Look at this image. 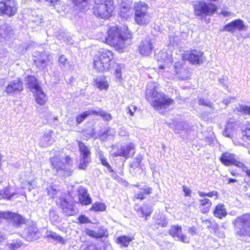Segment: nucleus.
<instances>
[{
    "instance_id": "1",
    "label": "nucleus",
    "mask_w": 250,
    "mask_h": 250,
    "mask_svg": "<svg viewBox=\"0 0 250 250\" xmlns=\"http://www.w3.org/2000/svg\"><path fill=\"white\" fill-rule=\"evenodd\" d=\"M155 59L162 63L159 68L164 70L165 77L168 79L180 80H186L190 76L189 70L184 66V60H187L192 64H198L202 63L205 60L203 53L197 50L184 54L182 59L175 62L173 65L172 54L170 51H160L155 55Z\"/></svg>"
},
{
    "instance_id": "2",
    "label": "nucleus",
    "mask_w": 250,
    "mask_h": 250,
    "mask_svg": "<svg viewBox=\"0 0 250 250\" xmlns=\"http://www.w3.org/2000/svg\"><path fill=\"white\" fill-rule=\"evenodd\" d=\"M146 92V100L154 109L160 113L165 112L169 106L174 103L173 99L166 96L164 93L158 92L154 83L148 84Z\"/></svg>"
},
{
    "instance_id": "3",
    "label": "nucleus",
    "mask_w": 250,
    "mask_h": 250,
    "mask_svg": "<svg viewBox=\"0 0 250 250\" xmlns=\"http://www.w3.org/2000/svg\"><path fill=\"white\" fill-rule=\"evenodd\" d=\"M131 38L132 35L126 26L110 28V46L117 50H123L125 42Z\"/></svg>"
},
{
    "instance_id": "4",
    "label": "nucleus",
    "mask_w": 250,
    "mask_h": 250,
    "mask_svg": "<svg viewBox=\"0 0 250 250\" xmlns=\"http://www.w3.org/2000/svg\"><path fill=\"white\" fill-rule=\"evenodd\" d=\"M50 161L52 166L59 174L64 176H69L71 174L73 162L68 156L62 158L55 156L50 159Z\"/></svg>"
},
{
    "instance_id": "5",
    "label": "nucleus",
    "mask_w": 250,
    "mask_h": 250,
    "mask_svg": "<svg viewBox=\"0 0 250 250\" xmlns=\"http://www.w3.org/2000/svg\"><path fill=\"white\" fill-rule=\"evenodd\" d=\"M233 224L236 233L238 235L250 236V214L237 217Z\"/></svg>"
},
{
    "instance_id": "6",
    "label": "nucleus",
    "mask_w": 250,
    "mask_h": 250,
    "mask_svg": "<svg viewBox=\"0 0 250 250\" xmlns=\"http://www.w3.org/2000/svg\"><path fill=\"white\" fill-rule=\"evenodd\" d=\"M194 13L200 19H203L207 16L214 14L216 11L217 7L214 4L207 3L204 1H198L194 6Z\"/></svg>"
},
{
    "instance_id": "7",
    "label": "nucleus",
    "mask_w": 250,
    "mask_h": 250,
    "mask_svg": "<svg viewBox=\"0 0 250 250\" xmlns=\"http://www.w3.org/2000/svg\"><path fill=\"white\" fill-rule=\"evenodd\" d=\"M17 10L16 0H0V15L12 17L16 14Z\"/></svg>"
},
{
    "instance_id": "8",
    "label": "nucleus",
    "mask_w": 250,
    "mask_h": 250,
    "mask_svg": "<svg viewBox=\"0 0 250 250\" xmlns=\"http://www.w3.org/2000/svg\"><path fill=\"white\" fill-rule=\"evenodd\" d=\"M109 51L101 53L99 57L94 59V68L98 71L102 72L109 68Z\"/></svg>"
},
{
    "instance_id": "9",
    "label": "nucleus",
    "mask_w": 250,
    "mask_h": 250,
    "mask_svg": "<svg viewBox=\"0 0 250 250\" xmlns=\"http://www.w3.org/2000/svg\"><path fill=\"white\" fill-rule=\"evenodd\" d=\"M109 0H95L93 8V13L102 19H108L109 17L108 5Z\"/></svg>"
},
{
    "instance_id": "10",
    "label": "nucleus",
    "mask_w": 250,
    "mask_h": 250,
    "mask_svg": "<svg viewBox=\"0 0 250 250\" xmlns=\"http://www.w3.org/2000/svg\"><path fill=\"white\" fill-rule=\"evenodd\" d=\"M112 155L115 156H121L125 158L132 156L134 153L133 144H129L125 146H113L112 148Z\"/></svg>"
},
{
    "instance_id": "11",
    "label": "nucleus",
    "mask_w": 250,
    "mask_h": 250,
    "mask_svg": "<svg viewBox=\"0 0 250 250\" xmlns=\"http://www.w3.org/2000/svg\"><path fill=\"white\" fill-rule=\"evenodd\" d=\"M56 203L58 206H60L65 215L71 216L76 214V211L73 206L69 203L62 195L57 200Z\"/></svg>"
},
{
    "instance_id": "12",
    "label": "nucleus",
    "mask_w": 250,
    "mask_h": 250,
    "mask_svg": "<svg viewBox=\"0 0 250 250\" xmlns=\"http://www.w3.org/2000/svg\"><path fill=\"white\" fill-rule=\"evenodd\" d=\"M169 234L173 238H177L182 242L188 243L189 241V239L182 234V228L179 225L172 226L169 230Z\"/></svg>"
},
{
    "instance_id": "13",
    "label": "nucleus",
    "mask_w": 250,
    "mask_h": 250,
    "mask_svg": "<svg viewBox=\"0 0 250 250\" xmlns=\"http://www.w3.org/2000/svg\"><path fill=\"white\" fill-rule=\"evenodd\" d=\"M23 89V85L20 79L10 82L6 87L5 92L8 94L19 93Z\"/></svg>"
},
{
    "instance_id": "14",
    "label": "nucleus",
    "mask_w": 250,
    "mask_h": 250,
    "mask_svg": "<svg viewBox=\"0 0 250 250\" xmlns=\"http://www.w3.org/2000/svg\"><path fill=\"white\" fill-rule=\"evenodd\" d=\"M2 218L11 220L17 227L24 223L23 219L21 215L9 211H0V219Z\"/></svg>"
},
{
    "instance_id": "15",
    "label": "nucleus",
    "mask_w": 250,
    "mask_h": 250,
    "mask_svg": "<svg viewBox=\"0 0 250 250\" xmlns=\"http://www.w3.org/2000/svg\"><path fill=\"white\" fill-rule=\"evenodd\" d=\"M237 29L239 31L245 30L247 29V27L244 24L243 21L240 19L234 20L226 25L224 27V30L232 33Z\"/></svg>"
},
{
    "instance_id": "16",
    "label": "nucleus",
    "mask_w": 250,
    "mask_h": 250,
    "mask_svg": "<svg viewBox=\"0 0 250 250\" xmlns=\"http://www.w3.org/2000/svg\"><path fill=\"white\" fill-rule=\"evenodd\" d=\"M220 160L224 165L227 166L234 165L239 167L243 166V163L236 160L233 154L228 152L223 153Z\"/></svg>"
},
{
    "instance_id": "17",
    "label": "nucleus",
    "mask_w": 250,
    "mask_h": 250,
    "mask_svg": "<svg viewBox=\"0 0 250 250\" xmlns=\"http://www.w3.org/2000/svg\"><path fill=\"white\" fill-rule=\"evenodd\" d=\"M38 229L35 225L27 227L22 234V237L28 241L37 240L39 237L37 236Z\"/></svg>"
},
{
    "instance_id": "18",
    "label": "nucleus",
    "mask_w": 250,
    "mask_h": 250,
    "mask_svg": "<svg viewBox=\"0 0 250 250\" xmlns=\"http://www.w3.org/2000/svg\"><path fill=\"white\" fill-rule=\"evenodd\" d=\"M153 43L150 40H143L139 47L140 53L144 56H148L152 53Z\"/></svg>"
},
{
    "instance_id": "19",
    "label": "nucleus",
    "mask_w": 250,
    "mask_h": 250,
    "mask_svg": "<svg viewBox=\"0 0 250 250\" xmlns=\"http://www.w3.org/2000/svg\"><path fill=\"white\" fill-rule=\"evenodd\" d=\"M169 127L174 130L176 133H182L183 131H187L189 126L186 123L173 121L169 124Z\"/></svg>"
},
{
    "instance_id": "20",
    "label": "nucleus",
    "mask_w": 250,
    "mask_h": 250,
    "mask_svg": "<svg viewBox=\"0 0 250 250\" xmlns=\"http://www.w3.org/2000/svg\"><path fill=\"white\" fill-rule=\"evenodd\" d=\"M34 93L36 102L40 105H43L47 101V97L40 86L31 90Z\"/></svg>"
},
{
    "instance_id": "21",
    "label": "nucleus",
    "mask_w": 250,
    "mask_h": 250,
    "mask_svg": "<svg viewBox=\"0 0 250 250\" xmlns=\"http://www.w3.org/2000/svg\"><path fill=\"white\" fill-rule=\"evenodd\" d=\"M78 194L79 200L81 204L87 205L91 203V199L85 188L81 187L78 189Z\"/></svg>"
},
{
    "instance_id": "22",
    "label": "nucleus",
    "mask_w": 250,
    "mask_h": 250,
    "mask_svg": "<svg viewBox=\"0 0 250 250\" xmlns=\"http://www.w3.org/2000/svg\"><path fill=\"white\" fill-rule=\"evenodd\" d=\"M53 131L48 130L40 138L39 145L42 147H46L52 144L54 141L52 138Z\"/></svg>"
},
{
    "instance_id": "23",
    "label": "nucleus",
    "mask_w": 250,
    "mask_h": 250,
    "mask_svg": "<svg viewBox=\"0 0 250 250\" xmlns=\"http://www.w3.org/2000/svg\"><path fill=\"white\" fill-rule=\"evenodd\" d=\"M134 186L142 190L135 193L134 197L136 199L142 200L145 198L146 195H149L152 193V188L147 186H145L142 188H140L138 185Z\"/></svg>"
},
{
    "instance_id": "24",
    "label": "nucleus",
    "mask_w": 250,
    "mask_h": 250,
    "mask_svg": "<svg viewBox=\"0 0 250 250\" xmlns=\"http://www.w3.org/2000/svg\"><path fill=\"white\" fill-rule=\"evenodd\" d=\"M237 126V125L236 123L229 121L226 125L225 129L223 132L224 135L229 138H232Z\"/></svg>"
},
{
    "instance_id": "25",
    "label": "nucleus",
    "mask_w": 250,
    "mask_h": 250,
    "mask_svg": "<svg viewBox=\"0 0 250 250\" xmlns=\"http://www.w3.org/2000/svg\"><path fill=\"white\" fill-rule=\"evenodd\" d=\"M151 20L149 13L135 15V21L140 25H145L148 24Z\"/></svg>"
},
{
    "instance_id": "26",
    "label": "nucleus",
    "mask_w": 250,
    "mask_h": 250,
    "mask_svg": "<svg viewBox=\"0 0 250 250\" xmlns=\"http://www.w3.org/2000/svg\"><path fill=\"white\" fill-rule=\"evenodd\" d=\"M135 15L148 13V5L144 2H135L134 6Z\"/></svg>"
},
{
    "instance_id": "27",
    "label": "nucleus",
    "mask_w": 250,
    "mask_h": 250,
    "mask_svg": "<svg viewBox=\"0 0 250 250\" xmlns=\"http://www.w3.org/2000/svg\"><path fill=\"white\" fill-rule=\"evenodd\" d=\"M201 198L199 201L200 209L202 213H206L209 210L212 203L211 201L205 197Z\"/></svg>"
},
{
    "instance_id": "28",
    "label": "nucleus",
    "mask_w": 250,
    "mask_h": 250,
    "mask_svg": "<svg viewBox=\"0 0 250 250\" xmlns=\"http://www.w3.org/2000/svg\"><path fill=\"white\" fill-rule=\"evenodd\" d=\"M10 27L7 24H3L0 27V42L8 38L12 34Z\"/></svg>"
},
{
    "instance_id": "29",
    "label": "nucleus",
    "mask_w": 250,
    "mask_h": 250,
    "mask_svg": "<svg viewBox=\"0 0 250 250\" xmlns=\"http://www.w3.org/2000/svg\"><path fill=\"white\" fill-rule=\"evenodd\" d=\"M46 237L48 239H52L61 245L65 244L66 242V240L61 235L52 231H47Z\"/></svg>"
},
{
    "instance_id": "30",
    "label": "nucleus",
    "mask_w": 250,
    "mask_h": 250,
    "mask_svg": "<svg viewBox=\"0 0 250 250\" xmlns=\"http://www.w3.org/2000/svg\"><path fill=\"white\" fill-rule=\"evenodd\" d=\"M23 245L21 241L20 240H10L7 241L6 247L7 250H17L21 248Z\"/></svg>"
},
{
    "instance_id": "31",
    "label": "nucleus",
    "mask_w": 250,
    "mask_h": 250,
    "mask_svg": "<svg viewBox=\"0 0 250 250\" xmlns=\"http://www.w3.org/2000/svg\"><path fill=\"white\" fill-rule=\"evenodd\" d=\"M100 114V111L96 110L90 109L84 111L83 113L79 115L76 118V122L77 124H81L87 116L93 114Z\"/></svg>"
},
{
    "instance_id": "32",
    "label": "nucleus",
    "mask_w": 250,
    "mask_h": 250,
    "mask_svg": "<svg viewBox=\"0 0 250 250\" xmlns=\"http://www.w3.org/2000/svg\"><path fill=\"white\" fill-rule=\"evenodd\" d=\"M123 66L117 63H114L112 64V68L114 69V75L116 77V81L117 83H121L123 79L122 77L121 69Z\"/></svg>"
},
{
    "instance_id": "33",
    "label": "nucleus",
    "mask_w": 250,
    "mask_h": 250,
    "mask_svg": "<svg viewBox=\"0 0 250 250\" xmlns=\"http://www.w3.org/2000/svg\"><path fill=\"white\" fill-rule=\"evenodd\" d=\"M227 214V212L223 204H219L216 206L214 210V215L215 217L221 219Z\"/></svg>"
},
{
    "instance_id": "34",
    "label": "nucleus",
    "mask_w": 250,
    "mask_h": 250,
    "mask_svg": "<svg viewBox=\"0 0 250 250\" xmlns=\"http://www.w3.org/2000/svg\"><path fill=\"white\" fill-rule=\"evenodd\" d=\"M96 86L100 90H107L108 87L107 81L104 76L97 78L95 81Z\"/></svg>"
},
{
    "instance_id": "35",
    "label": "nucleus",
    "mask_w": 250,
    "mask_h": 250,
    "mask_svg": "<svg viewBox=\"0 0 250 250\" xmlns=\"http://www.w3.org/2000/svg\"><path fill=\"white\" fill-rule=\"evenodd\" d=\"M137 213L141 217L149 216L152 212V207L150 205H146L137 210Z\"/></svg>"
},
{
    "instance_id": "36",
    "label": "nucleus",
    "mask_w": 250,
    "mask_h": 250,
    "mask_svg": "<svg viewBox=\"0 0 250 250\" xmlns=\"http://www.w3.org/2000/svg\"><path fill=\"white\" fill-rule=\"evenodd\" d=\"M134 240V237L127 236H121L119 237L116 240L117 244L125 247H128L130 242Z\"/></svg>"
},
{
    "instance_id": "37",
    "label": "nucleus",
    "mask_w": 250,
    "mask_h": 250,
    "mask_svg": "<svg viewBox=\"0 0 250 250\" xmlns=\"http://www.w3.org/2000/svg\"><path fill=\"white\" fill-rule=\"evenodd\" d=\"M79 147L80 151V157H90V151L88 147L84 143L81 142H78Z\"/></svg>"
},
{
    "instance_id": "38",
    "label": "nucleus",
    "mask_w": 250,
    "mask_h": 250,
    "mask_svg": "<svg viewBox=\"0 0 250 250\" xmlns=\"http://www.w3.org/2000/svg\"><path fill=\"white\" fill-rule=\"evenodd\" d=\"M16 193L11 192L9 188H5L3 189L0 190V200L4 199L6 200L11 199L15 195Z\"/></svg>"
},
{
    "instance_id": "39",
    "label": "nucleus",
    "mask_w": 250,
    "mask_h": 250,
    "mask_svg": "<svg viewBox=\"0 0 250 250\" xmlns=\"http://www.w3.org/2000/svg\"><path fill=\"white\" fill-rule=\"evenodd\" d=\"M49 61L48 57H46L45 59H38L35 62L37 66L40 69L45 71L47 69Z\"/></svg>"
},
{
    "instance_id": "40",
    "label": "nucleus",
    "mask_w": 250,
    "mask_h": 250,
    "mask_svg": "<svg viewBox=\"0 0 250 250\" xmlns=\"http://www.w3.org/2000/svg\"><path fill=\"white\" fill-rule=\"evenodd\" d=\"M25 81L31 90L40 86L37 83V79L34 76H28Z\"/></svg>"
},
{
    "instance_id": "41",
    "label": "nucleus",
    "mask_w": 250,
    "mask_h": 250,
    "mask_svg": "<svg viewBox=\"0 0 250 250\" xmlns=\"http://www.w3.org/2000/svg\"><path fill=\"white\" fill-rule=\"evenodd\" d=\"M46 190L48 195L52 198L57 196L58 194H60V195H62V193L60 190L57 189L55 186H49L46 188Z\"/></svg>"
},
{
    "instance_id": "42",
    "label": "nucleus",
    "mask_w": 250,
    "mask_h": 250,
    "mask_svg": "<svg viewBox=\"0 0 250 250\" xmlns=\"http://www.w3.org/2000/svg\"><path fill=\"white\" fill-rule=\"evenodd\" d=\"M235 110L242 114L250 115V105L239 104Z\"/></svg>"
},
{
    "instance_id": "43",
    "label": "nucleus",
    "mask_w": 250,
    "mask_h": 250,
    "mask_svg": "<svg viewBox=\"0 0 250 250\" xmlns=\"http://www.w3.org/2000/svg\"><path fill=\"white\" fill-rule=\"evenodd\" d=\"M86 235L95 238H101L104 236V233L101 232H96L94 230L87 229L85 230Z\"/></svg>"
},
{
    "instance_id": "44",
    "label": "nucleus",
    "mask_w": 250,
    "mask_h": 250,
    "mask_svg": "<svg viewBox=\"0 0 250 250\" xmlns=\"http://www.w3.org/2000/svg\"><path fill=\"white\" fill-rule=\"evenodd\" d=\"M90 161V157H80V161L79 164V168L82 169H84Z\"/></svg>"
},
{
    "instance_id": "45",
    "label": "nucleus",
    "mask_w": 250,
    "mask_h": 250,
    "mask_svg": "<svg viewBox=\"0 0 250 250\" xmlns=\"http://www.w3.org/2000/svg\"><path fill=\"white\" fill-rule=\"evenodd\" d=\"M76 6L80 10H84L87 5V0H73Z\"/></svg>"
},
{
    "instance_id": "46",
    "label": "nucleus",
    "mask_w": 250,
    "mask_h": 250,
    "mask_svg": "<svg viewBox=\"0 0 250 250\" xmlns=\"http://www.w3.org/2000/svg\"><path fill=\"white\" fill-rule=\"evenodd\" d=\"M104 204L100 203H96L92 206L90 210L94 211H101L105 209Z\"/></svg>"
},
{
    "instance_id": "47",
    "label": "nucleus",
    "mask_w": 250,
    "mask_h": 250,
    "mask_svg": "<svg viewBox=\"0 0 250 250\" xmlns=\"http://www.w3.org/2000/svg\"><path fill=\"white\" fill-rule=\"evenodd\" d=\"M198 104L200 105L207 106L213 108V104L207 99L200 98L198 100Z\"/></svg>"
},
{
    "instance_id": "48",
    "label": "nucleus",
    "mask_w": 250,
    "mask_h": 250,
    "mask_svg": "<svg viewBox=\"0 0 250 250\" xmlns=\"http://www.w3.org/2000/svg\"><path fill=\"white\" fill-rule=\"evenodd\" d=\"M243 140L245 141H250V124L247 125L245 131L243 132Z\"/></svg>"
},
{
    "instance_id": "49",
    "label": "nucleus",
    "mask_w": 250,
    "mask_h": 250,
    "mask_svg": "<svg viewBox=\"0 0 250 250\" xmlns=\"http://www.w3.org/2000/svg\"><path fill=\"white\" fill-rule=\"evenodd\" d=\"M49 216L51 222H55L58 218L56 210L53 209H50Z\"/></svg>"
},
{
    "instance_id": "50",
    "label": "nucleus",
    "mask_w": 250,
    "mask_h": 250,
    "mask_svg": "<svg viewBox=\"0 0 250 250\" xmlns=\"http://www.w3.org/2000/svg\"><path fill=\"white\" fill-rule=\"evenodd\" d=\"M98 155L102 164L106 167L107 168H109V165L107 161L105 159L104 153L102 151H100L98 153Z\"/></svg>"
},
{
    "instance_id": "51",
    "label": "nucleus",
    "mask_w": 250,
    "mask_h": 250,
    "mask_svg": "<svg viewBox=\"0 0 250 250\" xmlns=\"http://www.w3.org/2000/svg\"><path fill=\"white\" fill-rule=\"evenodd\" d=\"M198 194L200 197H204L205 196H208V197H211L214 195L217 196L218 192L216 191H211V192H209L207 193H204V192L199 191L198 192Z\"/></svg>"
},
{
    "instance_id": "52",
    "label": "nucleus",
    "mask_w": 250,
    "mask_h": 250,
    "mask_svg": "<svg viewBox=\"0 0 250 250\" xmlns=\"http://www.w3.org/2000/svg\"><path fill=\"white\" fill-rule=\"evenodd\" d=\"M142 159L143 158L141 156L139 157H137L135 160L131 164V167H139L140 166V163L142 160Z\"/></svg>"
},
{
    "instance_id": "53",
    "label": "nucleus",
    "mask_w": 250,
    "mask_h": 250,
    "mask_svg": "<svg viewBox=\"0 0 250 250\" xmlns=\"http://www.w3.org/2000/svg\"><path fill=\"white\" fill-rule=\"evenodd\" d=\"M59 62L60 65L65 66L66 64H68V61L66 59L64 56L62 55L60 56L59 58Z\"/></svg>"
},
{
    "instance_id": "54",
    "label": "nucleus",
    "mask_w": 250,
    "mask_h": 250,
    "mask_svg": "<svg viewBox=\"0 0 250 250\" xmlns=\"http://www.w3.org/2000/svg\"><path fill=\"white\" fill-rule=\"evenodd\" d=\"M78 220L81 224L87 223L89 222V220L87 217L84 215H80L78 217Z\"/></svg>"
},
{
    "instance_id": "55",
    "label": "nucleus",
    "mask_w": 250,
    "mask_h": 250,
    "mask_svg": "<svg viewBox=\"0 0 250 250\" xmlns=\"http://www.w3.org/2000/svg\"><path fill=\"white\" fill-rule=\"evenodd\" d=\"M183 191L185 193V195L186 196H190L191 195V190L190 189L187 187L184 186L183 187Z\"/></svg>"
},
{
    "instance_id": "56",
    "label": "nucleus",
    "mask_w": 250,
    "mask_h": 250,
    "mask_svg": "<svg viewBox=\"0 0 250 250\" xmlns=\"http://www.w3.org/2000/svg\"><path fill=\"white\" fill-rule=\"evenodd\" d=\"M137 107L131 105L128 107V111L131 116H133L134 112L136 110Z\"/></svg>"
},
{
    "instance_id": "57",
    "label": "nucleus",
    "mask_w": 250,
    "mask_h": 250,
    "mask_svg": "<svg viewBox=\"0 0 250 250\" xmlns=\"http://www.w3.org/2000/svg\"><path fill=\"white\" fill-rule=\"evenodd\" d=\"M197 229L195 227H192L188 229V232L191 235H194L196 234Z\"/></svg>"
},
{
    "instance_id": "58",
    "label": "nucleus",
    "mask_w": 250,
    "mask_h": 250,
    "mask_svg": "<svg viewBox=\"0 0 250 250\" xmlns=\"http://www.w3.org/2000/svg\"><path fill=\"white\" fill-rule=\"evenodd\" d=\"M239 167H241L243 171L245 172L247 175L250 177V169H248V168L247 167L245 166L243 164L242 166Z\"/></svg>"
},
{
    "instance_id": "59",
    "label": "nucleus",
    "mask_w": 250,
    "mask_h": 250,
    "mask_svg": "<svg viewBox=\"0 0 250 250\" xmlns=\"http://www.w3.org/2000/svg\"><path fill=\"white\" fill-rule=\"evenodd\" d=\"M7 239V235L4 232L0 230V242Z\"/></svg>"
},
{
    "instance_id": "60",
    "label": "nucleus",
    "mask_w": 250,
    "mask_h": 250,
    "mask_svg": "<svg viewBox=\"0 0 250 250\" xmlns=\"http://www.w3.org/2000/svg\"><path fill=\"white\" fill-rule=\"evenodd\" d=\"M232 99V97H227L223 100V103L227 105L231 102Z\"/></svg>"
},
{
    "instance_id": "61",
    "label": "nucleus",
    "mask_w": 250,
    "mask_h": 250,
    "mask_svg": "<svg viewBox=\"0 0 250 250\" xmlns=\"http://www.w3.org/2000/svg\"><path fill=\"white\" fill-rule=\"evenodd\" d=\"M107 37H105L102 42L108 44L109 41V40L108 39V37H109V29H108L107 30Z\"/></svg>"
},
{
    "instance_id": "62",
    "label": "nucleus",
    "mask_w": 250,
    "mask_h": 250,
    "mask_svg": "<svg viewBox=\"0 0 250 250\" xmlns=\"http://www.w3.org/2000/svg\"><path fill=\"white\" fill-rule=\"evenodd\" d=\"M221 14L224 17H229L231 15V13L227 11H222L221 12Z\"/></svg>"
},
{
    "instance_id": "63",
    "label": "nucleus",
    "mask_w": 250,
    "mask_h": 250,
    "mask_svg": "<svg viewBox=\"0 0 250 250\" xmlns=\"http://www.w3.org/2000/svg\"><path fill=\"white\" fill-rule=\"evenodd\" d=\"M122 8L124 10V11H122V12L125 13L129 9V5H122Z\"/></svg>"
},
{
    "instance_id": "64",
    "label": "nucleus",
    "mask_w": 250,
    "mask_h": 250,
    "mask_svg": "<svg viewBox=\"0 0 250 250\" xmlns=\"http://www.w3.org/2000/svg\"><path fill=\"white\" fill-rule=\"evenodd\" d=\"M81 250H97L94 246L92 245V246H90L89 247H86L84 249H82Z\"/></svg>"
}]
</instances>
